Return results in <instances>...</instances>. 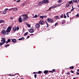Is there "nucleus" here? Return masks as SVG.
<instances>
[{"mask_svg":"<svg viewBox=\"0 0 79 79\" xmlns=\"http://www.w3.org/2000/svg\"><path fill=\"white\" fill-rule=\"evenodd\" d=\"M10 19H13V17H11L10 18Z\"/></svg>","mask_w":79,"mask_h":79,"instance_id":"nucleus-47","label":"nucleus"},{"mask_svg":"<svg viewBox=\"0 0 79 79\" xmlns=\"http://www.w3.org/2000/svg\"><path fill=\"white\" fill-rule=\"evenodd\" d=\"M54 18L56 20L58 19H59V16H56Z\"/></svg>","mask_w":79,"mask_h":79,"instance_id":"nucleus-14","label":"nucleus"},{"mask_svg":"<svg viewBox=\"0 0 79 79\" xmlns=\"http://www.w3.org/2000/svg\"><path fill=\"white\" fill-rule=\"evenodd\" d=\"M42 71H39L38 72V74H42Z\"/></svg>","mask_w":79,"mask_h":79,"instance_id":"nucleus-26","label":"nucleus"},{"mask_svg":"<svg viewBox=\"0 0 79 79\" xmlns=\"http://www.w3.org/2000/svg\"><path fill=\"white\" fill-rule=\"evenodd\" d=\"M67 75H69L70 74V73L68 72L67 73Z\"/></svg>","mask_w":79,"mask_h":79,"instance_id":"nucleus-50","label":"nucleus"},{"mask_svg":"<svg viewBox=\"0 0 79 79\" xmlns=\"http://www.w3.org/2000/svg\"><path fill=\"white\" fill-rule=\"evenodd\" d=\"M62 0H59V1H58V2H62Z\"/></svg>","mask_w":79,"mask_h":79,"instance_id":"nucleus-36","label":"nucleus"},{"mask_svg":"<svg viewBox=\"0 0 79 79\" xmlns=\"http://www.w3.org/2000/svg\"><path fill=\"white\" fill-rule=\"evenodd\" d=\"M39 23L41 25H43L44 24V21L43 20H41L39 21Z\"/></svg>","mask_w":79,"mask_h":79,"instance_id":"nucleus-7","label":"nucleus"},{"mask_svg":"<svg viewBox=\"0 0 79 79\" xmlns=\"http://www.w3.org/2000/svg\"><path fill=\"white\" fill-rule=\"evenodd\" d=\"M13 9H14V8H12L10 9L9 10H13Z\"/></svg>","mask_w":79,"mask_h":79,"instance_id":"nucleus-60","label":"nucleus"},{"mask_svg":"<svg viewBox=\"0 0 79 79\" xmlns=\"http://www.w3.org/2000/svg\"><path fill=\"white\" fill-rule=\"evenodd\" d=\"M5 44L3 42H0V45H3V44Z\"/></svg>","mask_w":79,"mask_h":79,"instance_id":"nucleus-23","label":"nucleus"},{"mask_svg":"<svg viewBox=\"0 0 79 79\" xmlns=\"http://www.w3.org/2000/svg\"><path fill=\"white\" fill-rule=\"evenodd\" d=\"M40 18H42V19H44V17L43 16H40Z\"/></svg>","mask_w":79,"mask_h":79,"instance_id":"nucleus-27","label":"nucleus"},{"mask_svg":"<svg viewBox=\"0 0 79 79\" xmlns=\"http://www.w3.org/2000/svg\"><path fill=\"white\" fill-rule=\"evenodd\" d=\"M10 46V44H6L5 46V47H9Z\"/></svg>","mask_w":79,"mask_h":79,"instance_id":"nucleus-28","label":"nucleus"},{"mask_svg":"<svg viewBox=\"0 0 79 79\" xmlns=\"http://www.w3.org/2000/svg\"><path fill=\"white\" fill-rule=\"evenodd\" d=\"M60 4H57V6H60Z\"/></svg>","mask_w":79,"mask_h":79,"instance_id":"nucleus-61","label":"nucleus"},{"mask_svg":"<svg viewBox=\"0 0 79 79\" xmlns=\"http://www.w3.org/2000/svg\"><path fill=\"white\" fill-rule=\"evenodd\" d=\"M77 71H78V72H79V69H77Z\"/></svg>","mask_w":79,"mask_h":79,"instance_id":"nucleus-64","label":"nucleus"},{"mask_svg":"<svg viewBox=\"0 0 79 79\" xmlns=\"http://www.w3.org/2000/svg\"><path fill=\"white\" fill-rule=\"evenodd\" d=\"M33 73L34 74H37V72H33Z\"/></svg>","mask_w":79,"mask_h":79,"instance_id":"nucleus-49","label":"nucleus"},{"mask_svg":"<svg viewBox=\"0 0 79 79\" xmlns=\"http://www.w3.org/2000/svg\"><path fill=\"white\" fill-rule=\"evenodd\" d=\"M7 41H8V42H10V41H11V39H8L7 40Z\"/></svg>","mask_w":79,"mask_h":79,"instance_id":"nucleus-32","label":"nucleus"},{"mask_svg":"<svg viewBox=\"0 0 79 79\" xmlns=\"http://www.w3.org/2000/svg\"><path fill=\"white\" fill-rule=\"evenodd\" d=\"M51 9H53V8H52V6H51V7H50L49 8V10H50Z\"/></svg>","mask_w":79,"mask_h":79,"instance_id":"nucleus-45","label":"nucleus"},{"mask_svg":"<svg viewBox=\"0 0 79 79\" xmlns=\"http://www.w3.org/2000/svg\"><path fill=\"white\" fill-rule=\"evenodd\" d=\"M34 77H35V78H36V77H37V75L36 74H35L34 75Z\"/></svg>","mask_w":79,"mask_h":79,"instance_id":"nucleus-39","label":"nucleus"},{"mask_svg":"<svg viewBox=\"0 0 79 79\" xmlns=\"http://www.w3.org/2000/svg\"><path fill=\"white\" fill-rule=\"evenodd\" d=\"M44 3V2H43V1L41 2H40L38 3V6H41L42 4Z\"/></svg>","mask_w":79,"mask_h":79,"instance_id":"nucleus-9","label":"nucleus"},{"mask_svg":"<svg viewBox=\"0 0 79 79\" xmlns=\"http://www.w3.org/2000/svg\"><path fill=\"white\" fill-rule=\"evenodd\" d=\"M26 17H27V19H28V18H29V17L27 16V15H26Z\"/></svg>","mask_w":79,"mask_h":79,"instance_id":"nucleus-51","label":"nucleus"},{"mask_svg":"<svg viewBox=\"0 0 79 79\" xmlns=\"http://www.w3.org/2000/svg\"><path fill=\"white\" fill-rule=\"evenodd\" d=\"M19 23H22L23 21H22V18L20 16L19 18Z\"/></svg>","mask_w":79,"mask_h":79,"instance_id":"nucleus-10","label":"nucleus"},{"mask_svg":"<svg viewBox=\"0 0 79 79\" xmlns=\"http://www.w3.org/2000/svg\"><path fill=\"white\" fill-rule=\"evenodd\" d=\"M18 9H17V8H15L13 9V10L14 11H16Z\"/></svg>","mask_w":79,"mask_h":79,"instance_id":"nucleus-20","label":"nucleus"},{"mask_svg":"<svg viewBox=\"0 0 79 79\" xmlns=\"http://www.w3.org/2000/svg\"><path fill=\"white\" fill-rule=\"evenodd\" d=\"M60 17L61 18H63V15L62 14L60 16Z\"/></svg>","mask_w":79,"mask_h":79,"instance_id":"nucleus-30","label":"nucleus"},{"mask_svg":"<svg viewBox=\"0 0 79 79\" xmlns=\"http://www.w3.org/2000/svg\"><path fill=\"white\" fill-rule=\"evenodd\" d=\"M28 33H29L28 32H27L25 33V34H24L25 36H26V35H27L28 34Z\"/></svg>","mask_w":79,"mask_h":79,"instance_id":"nucleus-18","label":"nucleus"},{"mask_svg":"<svg viewBox=\"0 0 79 79\" xmlns=\"http://www.w3.org/2000/svg\"><path fill=\"white\" fill-rule=\"evenodd\" d=\"M22 6H25V4H24V3H22Z\"/></svg>","mask_w":79,"mask_h":79,"instance_id":"nucleus-52","label":"nucleus"},{"mask_svg":"<svg viewBox=\"0 0 79 79\" xmlns=\"http://www.w3.org/2000/svg\"><path fill=\"white\" fill-rule=\"evenodd\" d=\"M55 6L56 8V7H57V6H58V4L56 5Z\"/></svg>","mask_w":79,"mask_h":79,"instance_id":"nucleus-57","label":"nucleus"},{"mask_svg":"<svg viewBox=\"0 0 79 79\" xmlns=\"http://www.w3.org/2000/svg\"><path fill=\"white\" fill-rule=\"evenodd\" d=\"M13 29L14 31V32H15L16 31H18V30L19 29V27H14L13 28Z\"/></svg>","mask_w":79,"mask_h":79,"instance_id":"nucleus-3","label":"nucleus"},{"mask_svg":"<svg viewBox=\"0 0 79 79\" xmlns=\"http://www.w3.org/2000/svg\"><path fill=\"white\" fill-rule=\"evenodd\" d=\"M49 73H53V72L52 71H49Z\"/></svg>","mask_w":79,"mask_h":79,"instance_id":"nucleus-46","label":"nucleus"},{"mask_svg":"<svg viewBox=\"0 0 79 79\" xmlns=\"http://www.w3.org/2000/svg\"><path fill=\"white\" fill-rule=\"evenodd\" d=\"M76 16L77 17H79V14H77V15H76Z\"/></svg>","mask_w":79,"mask_h":79,"instance_id":"nucleus-42","label":"nucleus"},{"mask_svg":"<svg viewBox=\"0 0 79 79\" xmlns=\"http://www.w3.org/2000/svg\"><path fill=\"white\" fill-rule=\"evenodd\" d=\"M2 13H3L4 14H6V12L5 11H4Z\"/></svg>","mask_w":79,"mask_h":79,"instance_id":"nucleus-37","label":"nucleus"},{"mask_svg":"<svg viewBox=\"0 0 79 79\" xmlns=\"http://www.w3.org/2000/svg\"><path fill=\"white\" fill-rule=\"evenodd\" d=\"M70 6V5H69V4H67L66 5V6H67V7H69V6Z\"/></svg>","mask_w":79,"mask_h":79,"instance_id":"nucleus-34","label":"nucleus"},{"mask_svg":"<svg viewBox=\"0 0 79 79\" xmlns=\"http://www.w3.org/2000/svg\"><path fill=\"white\" fill-rule=\"evenodd\" d=\"M28 31L29 32H31V33H32L34 32V29H30L28 30Z\"/></svg>","mask_w":79,"mask_h":79,"instance_id":"nucleus-8","label":"nucleus"},{"mask_svg":"<svg viewBox=\"0 0 79 79\" xmlns=\"http://www.w3.org/2000/svg\"><path fill=\"white\" fill-rule=\"evenodd\" d=\"M2 39H3L1 40V42H3V43H4L5 44V43L6 42V41H5L6 40V39L5 38H2Z\"/></svg>","mask_w":79,"mask_h":79,"instance_id":"nucleus-13","label":"nucleus"},{"mask_svg":"<svg viewBox=\"0 0 79 79\" xmlns=\"http://www.w3.org/2000/svg\"><path fill=\"white\" fill-rule=\"evenodd\" d=\"M37 18V15H35V16L33 17V18Z\"/></svg>","mask_w":79,"mask_h":79,"instance_id":"nucleus-22","label":"nucleus"},{"mask_svg":"<svg viewBox=\"0 0 79 79\" xmlns=\"http://www.w3.org/2000/svg\"><path fill=\"white\" fill-rule=\"evenodd\" d=\"M43 2L44 4H48L49 3V1L48 0H43Z\"/></svg>","mask_w":79,"mask_h":79,"instance_id":"nucleus-4","label":"nucleus"},{"mask_svg":"<svg viewBox=\"0 0 79 79\" xmlns=\"http://www.w3.org/2000/svg\"><path fill=\"white\" fill-rule=\"evenodd\" d=\"M48 70H45L44 71V74H47L48 73Z\"/></svg>","mask_w":79,"mask_h":79,"instance_id":"nucleus-15","label":"nucleus"},{"mask_svg":"<svg viewBox=\"0 0 79 79\" xmlns=\"http://www.w3.org/2000/svg\"><path fill=\"white\" fill-rule=\"evenodd\" d=\"M43 16L44 18H47L48 16L47 15H44V16Z\"/></svg>","mask_w":79,"mask_h":79,"instance_id":"nucleus-33","label":"nucleus"},{"mask_svg":"<svg viewBox=\"0 0 79 79\" xmlns=\"http://www.w3.org/2000/svg\"><path fill=\"white\" fill-rule=\"evenodd\" d=\"M22 16H24L23 18V19L24 20V21H25V20H26L27 19V18L26 17V14H23Z\"/></svg>","mask_w":79,"mask_h":79,"instance_id":"nucleus-5","label":"nucleus"},{"mask_svg":"<svg viewBox=\"0 0 79 79\" xmlns=\"http://www.w3.org/2000/svg\"><path fill=\"white\" fill-rule=\"evenodd\" d=\"M5 21L3 20H0V23H3Z\"/></svg>","mask_w":79,"mask_h":79,"instance_id":"nucleus-16","label":"nucleus"},{"mask_svg":"<svg viewBox=\"0 0 79 79\" xmlns=\"http://www.w3.org/2000/svg\"><path fill=\"white\" fill-rule=\"evenodd\" d=\"M69 3L70 4H71V3H73V1H70Z\"/></svg>","mask_w":79,"mask_h":79,"instance_id":"nucleus-31","label":"nucleus"},{"mask_svg":"<svg viewBox=\"0 0 79 79\" xmlns=\"http://www.w3.org/2000/svg\"><path fill=\"white\" fill-rule=\"evenodd\" d=\"M47 21L48 23H53L54 22L53 20L51 18H48L47 19Z\"/></svg>","mask_w":79,"mask_h":79,"instance_id":"nucleus-2","label":"nucleus"},{"mask_svg":"<svg viewBox=\"0 0 79 79\" xmlns=\"http://www.w3.org/2000/svg\"><path fill=\"white\" fill-rule=\"evenodd\" d=\"M22 40H24V37H22Z\"/></svg>","mask_w":79,"mask_h":79,"instance_id":"nucleus-59","label":"nucleus"},{"mask_svg":"<svg viewBox=\"0 0 79 79\" xmlns=\"http://www.w3.org/2000/svg\"><path fill=\"white\" fill-rule=\"evenodd\" d=\"M45 23L46 24L47 23V21H46V20H45Z\"/></svg>","mask_w":79,"mask_h":79,"instance_id":"nucleus-62","label":"nucleus"},{"mask_svg":"<svg viewBox=\"0 0 79 79\" xmlns=\"http://www.w3.org/2000/svg\"><path fill=\"white\" fill-rule=\"evenodd\" d=\"M11 39L12 42H13V43H15V42H16L17 41L16 39Z\"/></svg>","mask_w":79,"mask_h":79,"instance_id":"nucleus-11","label":"nucleus"},{"mask_svg":"<svg viewBox=\"0 0 79 79\" xmlns=\"http://www.w3.org/2000/svg\"><path fill=\"white\" fill-rule=\"evenodd\" d=\"M9 76H16V74H12L11 75V74H10Z\"/></svg>","mask_w":79,"mask_h":79,"instance_id":"nucleus-19","label":"nucleus"},{"mask_svg":"<svg viewBox=\"0 0 79 79\" xmlns=\"http://www.w3.org/2000/svg\"><path fill=\"white\" fill-rule=\"evenodd\" d=\"M46 24H47V27H49V25H48V23Z\"/></svg>","mask_w":79,"mask_h":79,"instance_id":"nucleus-38","label":"nucleus"},{"mask_svg":"<svg viewBox=\"0 0 79 79\" xmlns=\"http://www.w3.org/2000/svg\"><path fill=\"white\" fill-rule=\"evenodd\" d=\"M26 25L28 27H31V25H30L29 24H28L27 23H26Z\"/></svg>","mask_w":79,"mask_h":79,"instance_id":"nucleus-17","label":"nucleus"},{"mask_svg":"<svg viewBox=\"0 0 79 79\" xmlns=\"http://www.w3.org/2000/svg\"><path fill=\"white\" fill-rule=\"evenodd\" d=\"M5 11H8V8H6L5 10Z\"/></svg>","mask_w":79,"mask_h":79,"instance_id":"nucleus-35","label":"nucleus"},{"mask_svg":"<svg viewBox=\"0 0 79 79\" xmlns=\"http://www.w3.org/2000/svg\"><path fill=\"white\" fill-rule=\"evenodd\" d=\"M65 23H66V22H65V21H64L62 22L61 24H62L63 25L64 24H65Z\"/></svg>","mask_w":79,"mask_h":79,"instance_id":"nucleus-25","label":"nucleus"},{"mask_svg":"<svg viewBox=\"0 0 79 79\" xmlns=\"http://www.w3.org/2000/svg\"><path fill=\"white\" fill-rule=\"evenodd\" d=\"M57 24H58V23H56L54 25L55 26H56V25H57Z\"/></svg>","mask_w":79,"mask_h":79,"instance_id":"nucleus-54","label":"nucleus"},{"mask_svg":"<svg viewBox=\"0 0 79 79\" xmlns=\"http://www.w3.org/2000/svg\"><path fill=\"white\" fill-rule=\"evenodd\" d=\"M8 41H6V44H8Z\"/></svg>","mask_w":79,"mask_h":79,"instance_id":"nucleus-63","label":"nucleus"},{"mask_svg":"<svg viewBox=\"0 0 79 79\" xmlns=\"http://www.w3.org/2000/svg\"><path fill=\"white\" fill-rule=\"evenodd\" d=\"M73 2L74 3H76L77 2V0H73Z\"/></svg>","mask_w":79,"mask_h":79,"instance_id":"nucleus-29","label":"nucleus"},{"mask_svg":"<svg viewBox=\"0 0 79 79\" xmlns=\"http://www.w3.org/2000/svg\"><path fill=\"white\" fill-rule=\"evenodd\" d=\"M1 33L2 34L4 35H6V31L5 30H2L1 32Z\"/></svg>","mask_w":79,"mask_h":79,"instance_id":"nucleus-6","label":"nucleus"},{"mask_svg":"<svg viewBox=\"0 0 79 79\" xmlns=\"http://www.w3.org/2000/svg\"><path fill=\"white\" fill-rule=\"evenodd\" d=\"M19 40H22V37L20 38L19 39Z\"/></svg>","mask_w":79,"mask_h":79,"instance_id":"nucleus-44","label":"nucleus"},{"mask_svg":"<svg viewBox=\"0 0 79 79\" xmlns=\"http://www.w3.org/2000/svg\"><path fill=\"white\" fill-rule=\"evenodd\" d=\"M21 2V0H18L16 1V2Z\"/></svg>","mask_w":79,"mask_h":79,"instance_id":"nucleus-53","label":"nucleus"},{"mask_svg":"<svg viewBox=\"0 0 79 79\" xmlns=\"http://www.w3.org/2000/svg\"><path fill=\"white\" fill-rule=\"evenodd\" d=\"M12 28V26H9L7 29L6 31V35H8L10 34V32H11V30Z\"/></svg>","mask_w":79,"mask_h":79,"instance_id":"nucleus-1","label":"nucleus"},{"mask_svg":"<svg viewBox=\"0 0 79 79\" xmlns=\"http://www.w3.org/2000/svg\"><path fill=\"white\" fill-rule=\"evenodd\" d=\"M64 18H67L66 16V15H65V14L64 15Z\"/></svg>","mask_w":79,"mask_h":79,"instance_id":"nucleus-41","label":"nucleus"},{"mask_svg":"<svg viewBox=\"0 0 79 79\" xmlns=\"http://www.w3.org/2000/svg\"><path fill=\"white\" fill-rule=\"evenodd\" d=\"M52 9L53 8H55L56 7L55 6H52Z\"/></svg>","mask_w":79,"mask_h":79,"instance_id":"nucleus-40","label":"nucleus"},{"mask_svg":"<svg viewBox=\"0 0 79 79\" xmlns=\"http://www.w3.org/2000/svg\"><path fill=\"white\" fill-rule=\"evenodd\" d=\"M70 72L71 73H74V71L73 70H71Z\"/></svg>","mask_w":79,"mask_h":79,"instance_id":"nucleus-48","label":"nucleus"},{"mask_svg":"<svg viewBox=\"0 0 79 79\" xmlns=\"http://www.w3.org/2000/svg\"><path fill=\"white\" fill-rule=\"evenodd\" d=\"M66 15H67L68 18H69V14H68V12H67Z\"/></svg>","mask_w":79,"mask_h":79,"instance_id":"nucleus-24","label":"nucleus"},{"mask_svg":"<svg viewBox=\"0 0 79 79\" xmlns=\"http://www.w3.org/2000/svg\"><path fill=\"white\" fill-rule=\"evenodd\" d=\"M35 26L36 28H39L40 27V24H36Z\"/></svg>","mask_w":79,"mask_h":79,"instance_id":"nucleus-12","label":"nucleus"},{"mask_svg":"<svg viewBox=\"0 0 79 79\" xmlns=\"http://www.w3.org/2000/svg\"><path fill=\"white\" fill-rule=\"evenodd\" d=\"M74 66H71L70 67H69V68H70V69H74Z\"/></svg>","mask_w":79,"mask_h":79,"instance_id":"nucleus-21","label":"nucleus"},{"mask_svg":"<svg viewBox=\"0 0 79 79\" xmlns=\"http://www.w3.org/2000/svg\"><path fill=\"white\" fill-rule=\"evenodd\" d=\"M74 9H71V11H74Z\"/></svg>","mask_w":79,"mask_h":79,"instance_id":"nucleus-56","label":"nucleus"},{"mask_svg":"<svg viewBox=\"0 0 79 79\" xmlns=\"http://www.w3.org/2000/svg\"><path fill=\"white\" fill-rule=\"evenodd\" d=\"M29 37H30V36H27V39H29Z\"/></svg>","mask_w":79,"mask_h":79,"instance_id":"nucleus-55","label":"nucleus"},{"mask_svg":"<svg viewBox=\"0 0 79 79\" xmlns=\"http://www.w3.org/2000/svg\"><path fill=\"white\" fill-rule=\"evenodd\" d=\"M76 74H77V75H79V73L78 72H77L76 73Z\"/></svg>","mask_w":79,"mask_h":79,"instance_id":"nucleus-58","label":"nucleus"},{"mask_svg":"<svg viewBox=\"0 0 79 79\" xmlns=\"http://www.w3.org/2000/svg\"><path fill=\"white\" fill-rule=\"evenodd\" d=\"M52 71H53L54 72H55V71H56V69H53L52 70Z\"/></svg>","mask_w":79,"mask_h":79,"instance_id":"nucleus-43","label":"nucleus"}]
</instances>
